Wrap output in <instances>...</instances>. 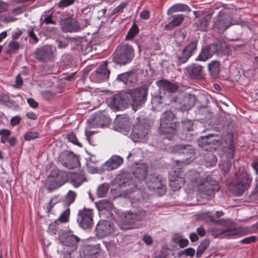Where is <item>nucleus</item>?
Instances as JSON below:
<instances>
[{
    "mask_svg": "<svg viewBox=\"0 0 258 258\" xmlns=\"http://www.w3.org/2000/svg\"><path fill=\"white\" fill-rule=\"evenodd\" d=\"M187 179L192 180L190 189L197 187L201 193L208 196L212 195L215 190L219 189L218 182L217 180L213 179L210 176H207L202 180L200 173L196 170L189 171Z\"/></svg>",
    "mask_w": 258,
    "mask_h": 258,
    "instance_id": "nucleus-1",
    "label": "nucleus"
},
{
    "mask_svg": "<svg viewBox=\"0 0 258 258\" xmlns=\"http://www.w3.org/2000/svg\"><path fill=\"white\" fill-rule=\"evenodd\" d=\"M214 137H209V141L212 149H216L221 146L222 150L226 157L229 159H232L234 156L235 146L233 143V134L231 133H227L225 134L217 135Z\"/></svg>",
    "mask_w": 258,
    "mask_h": 258,
    "instance_id": "nucleus-2",
    "label": "nucleus"
},
{
    "mask_svg": "<svg viewBox=\"0 0 258 258\" xmlns=\"http://www.w3.org/2000/svg\"><path fill=\"white\" fill-rule=\"evenodd\" d=\"M152 126L149 119L140 116L136 118L130 134V138L134 142H142L147 139Z\"/></svg>",
    "mask_w": 258,
    "mask_h": 258,
    "instance_id": "nucleus-3",
    "label": "nucleus"
},
{
    "mask_svg": "<svg viewBox=\"0 0 258 258\" xmlns=\"http://www.w3.org/2000/svg\"><path fill=\"white\" fill-rule=\"evenodd\" d=\"M236 178L230 183L229 189L235 196H240L248 190L252 181V177L244 169L236 174Z\"/></svg>",
    "mask_w": 258,
    "mask_h": 258,
    "instance_id": "nucleus-4",
    "label": "nucleus"
},
{
    "mask_svg": "<svg viewBox=\"0 0 258 258\" xmlns=\"http://www.w3.org/2000/svg\"><path fill=\"white\" fill-rule=\"evenodd\" d=\"M112 61L120 66L130 63L135 57V50L133 46L128 44L117 46L112 55Z\"/></svg>",
    "mask_w": 258,
    "mask_h": 258,
    "instance_id": "nucleus-5",
    "label": "nucleus"
},
{
    "mask_svg": "<svg viewBox=\"0 0 258 258\" xmlns=\"http://www.w3.org/2000/svg\"><path fill=\"white\" fill-rule=\"evenodd\" d=\"M175 115L170 110L163 112L160 118V125L158 133L161 135H165L168 138L175 134L176 122L174 121Z\"/></svg>",
    "mask_w": 258,
    "mask_h": 258,
    "instance_id": "nucleus-6",
    "label": "nucleus"
},
{
    "mask_svg": "<svg viewBox=\"0 0 258 258\" xmlns=\"http://www.w3.org/2000/svg\"><path fill=\"white\" fill-rule=\"evenodd\" d=\"M126 92L128 103L132 105L133 109L136 111L146 102L148 95V88L147 86L143 85L129 89Z\"/></svg>",
    "mask_w": 258,
    "mask_h": 258,
    "instance_id": "nucleus-7",
    "label": "nucleus"
},
{
    "mask_svg": "<svg viewBox=\"0 0 258 258\" xmlns=\"http://www.w3.org/2000/svg\"><path fill=\"white\" fill-rule=\"evenodd\" d=\"M68 178L66 172L58 169H53L47 177L46 187L50 191L53 190L64 184L68 181Z\"/></svg>",
    "mask_w": 258,
    "mask_h": 258,
    "instance_id": "nucleus-8",
    "label": "nucleus"
},
{
    "mask_svg": "<svg viewBox=\"0 0 258 258\" xmlns=\"http://www.w3.org/2000/svg\"><path fill=\"white\" fill-rule=\"evenodd\" d=\"M189 171L186 174L183 173L182 168H178L177 170H174L169 175V186L173 191L179 190L182 185L186 182L190 184L191 186V180L187 179Z\"/></svg>",
    "mask_w": 258,
    "mask_h": 258,
    "instance_id": "nucleus-9",
    "label": "nucleus"
},
{
    "mask_svg": "<svg viewBox=\"0 0 258 258\" xmlns=\"http://www.w3.org/2000/svg\"><path fill=\"white\" fill-rule=\"evenodd\" d=\"M146 215V212L142 209H138L135 212H128L122 220V228L130 229L138 227L136 222L143 220Z\"/></svg>",
    "mask_w": 258,
    "mask_h": 258,
    "instance_id": "nucleus-10",
    "label": "nucleus"
},
{
    "mask_svg": "<svg viewBox=\"0 0 258 258\" xmlns=\"http://www.w3.org/2000/svg\"><path fill=\"white\" fill-rule=\"evenodd\" d=\"M114 183L120 188L124 189L128 192L134 191L137 185L134 182L130 173L123 172L119 173L114 179Z\"/></svg>",
    "mask_w": 258,
    "mask_h": 258,
    "instance_id": "nucleus-11",
    "label": "nucleus"
},
{
    "mask_svg": "<svg viewBox=\"0 0 258 258\" xmlns=\"http://www.w3.org/2000/svg\"><path fill=\"white\" fill-rule=\"evenodd\" d=\"M93 209L84 208L78 212L77 220L80 227L87 230L92 228L93 225Z\"/></svg>",
    "mask_w": 258,
    "mask_h": 258,
    "instance_id": "nucleus-12",
    "label": "nucleus"
},
{
    "mask_svg": "<svg viewBox=\"0 0 258 258\" xmlns=\"http://www.w3.org/2000/svg\"><path fill=\"white\" fill-rule=\"evenodd\" d=\"M55 48L51 45H45L36 49L35 56L38 60L46 62L54 60Z\"/></svg>",
    "mask_w": 258,
    "mask_h": 258,
    "instance_id": "nucleus-13",
    "label": "nucleus"
},
{
    "mask_svg": "<svg viewBox=\"0 0 258 258\" xmlns=\"http://www.w3.org/2000/svg\"><path fill=\"white\" fill-rule=\"evenodd\" d=\"M58 160L64 167L69 169L77 168L80 164L78 157L72 152L66 151L61 153Z\"/></svg>",
    "mask_w": 258,
    "mask_h": 258,
    "instance_id": "nucleus-14",
    "label": "nucleus"
},
{
    "mask_svg": "<svg viewBox=\"0 0 258 258\" xmlns=\"http://www.w3.org/2000/svg\"><path fill=\"white\" fill-rule=\"evenodd\" d=\"M148 188L152 190L160 189L161 191L159 195L161 196L166 192V187L163 182L162 178L155 173H151L149 175L146 182Z\"/></svg>",
    "mask_w": 258,
    "mask_h": 258,
    "instance_id": "nucleus-15",
    "label": "nucleus"
},
{
    "mask_svg": "<svg viewBox=\"0 0 258 258\" xmlns=\"http://www.w3.org/2000/svg\"><path fill=\"white\" fill-rule=\"evenodd\" d=\"M58 239L66 248H71L72 251H76L80 238L70 233L65 232L59 235Z\"/></svg>",
    "mask_w": 258,
    "mask_h": 258,
    "instance_id": "nucleus-16",
    "label": "nucleus"
},
{
    "mask_svg": "<svg viewBox=\"0 0 258 258\" xmlns=\"http://www.w3.org/2000/svg\"><path fill=\"white\" fill-rule=\"evenodd\" d=\"M114 231L113 223L107 220L99 221L95 228L96 235L100 238L107 236L112 233Z\"/></svg>",
    "mask_w": 258,
    "mask_h": 258,
    "instance_id": "nucleus-17",
    "label": "nucleus"
},
{
    "mask_svg": "<svg viewBox=\"0 0 258 258\" xmlns=\"http://www.w3.org/2000/svg\"><path fill=\"white\" fill-rule=\"evenodd\" d=\"M238 24L237 23L232 22L231 18L229 16H220L215 18L214 20L213 27L218 33H223L224 32L232 25Z\"/></svg>",
    "mask_w": 258,
    "mask_h": 258,
    "instance_id": "nucleus-18",
    "label": "nucleus"
},
{
    "mask_svg": "<svg viewBox=\"0 0 258 258\" xmlns=\"http://www.w3.org/2000/svg\"><path fill=\"white\" fill-rule=\"evenodd\" d=\"M60 24L62 30L64 32H78L81 30V26L78 21L72 17L61 19Z\"/></svg>",
    "mask_w": 258,
    "mask_h": 258,
    "instance_id": "nucleus-19",
    "label": "nucleus"
},
{
    "mask_svg": "<svg viewBox=\"0 0 258 258\" xmlns=\"http://www.w3.org/2000/svg\"><path fill=\"white\" fill-rule=\"evenodd\" d=\"M219 48V45L217 43H213L209 46L203 47L196 60L201 61L207 60L218 52Z\"/></svg>",
    "mask_w": 258,
    "mask_h": 258,
    "instance_id": "nucleus-20",
    "label": "nucleus"
},
{
    "mask_svg": "<svg viewBox=\"0 0 258 258\" xmlns=\"http://www.w3.org/2000/svg\"><path fill=\"white\" fill-rule=\"evenodd\" d=\"M175 102L182 111L189 110L196 102V96L191 94H186L184 96L176 98Z\"/></svg>",
    "mask_w": 258,
    "mask_h": 258,
    "instance_id": "nucleus-21",
    "label": "nucleus"
},
{
    "mask_svg": "<svg viewBox=\"0 0 258 258\" xmlns=\"http://www.w3.org/2000/svg\"><path fill=\"white\" fill-rule=\"evenodd\" d=\"M116 80L127 86L132 87L137 83L138 76L134 71H128L118 75Z\"/></svg>",
    "mask_w": 258,
    "mask_h": 258,
    "instance_id": "nucleus-22",
    "label": "nucleus"
},
{
    "mask_svg": "<svg viewBox=\"0 0 258 258\" xmlns=\"http://www.w3.org/2000/svg\"><path fill=\"white\" fill-rule=\"evenodd\" d=\"M110 122V118L101 112L95 113L88 120L90 125L94 127H103L109 124Z\"/></svg>",
    "mask_w": 258,
    "mask_h": 258,
    "instance_id": "nucleus-23",
    "label": "nucleus"
},
{
    "mask_svg": "<svg viewBox=\"0 0 258 258\" xmlns=\"http://www.w3.org/2000/svg\"><path fill=\"white\" fill-rule=\"evenodd\" d=\"M127 95L126 91L115 94L111 98L110 104L118 110L125 109L128 103Z\"/></svg>",
    "mask_w": 258,
    "mask_h": 258,
    "instance_id": "nucleus-24",
    "label": "nucleus"
},
{
    "mask_svg": "<svg viewBox=\"0 0 258 258\" xmlns=\"http://www.w3.org/2000/svg\"><path fill=\"white\" fill-rule=\"evenodd\" d=\"M99 250L98 245H87L84 246L80 251L82 258H97Z\"/></svg>",
    "mask_w": 258,
    "mask_h": 258,
    "instance_id": "nucleus-25",
    "label": "nucleus"
},
{
    "mask_svg": "<svg viewBox=\"0 0 258 258\" xmlns=\"http://www.w3.org/2000/svg\"><path fill=\"white\" fill-rule=\"evenodd\" d=\"M204 68L199 64H192L186 68L187 73L192 79H200L204 75Z\"/></svg>",
    "mask_w": 258,
    "mask_h": 258,
    "instance_id": "nucleus-26",
    "label": "nucleus"
},
{
    "mask_svg": "<svg viewBox=\"0 0 258 258\" xmlns=\"http://www.w3.org/2000/svg\"><path fill=\"white\" fill-rule=\"evenodd\" d=\"M148 167L146 164L138 165L133 171L135 177L139 181L144 180L148 174Z\"/></svg>",
    "mask_w": 258,
    "mask_h": 258,
    "instance_id": "nucleus-27",
    "label": "nucleus"
},
{
    "mask_svg": "<svg viewBox=\"0 0 258 258\" xmlns=\"http://www.w3.org/2000/svg\"><path fill=\"white\" fill-rule=\"evenodd\" d=\"M123 159L119 156H112L103 165L104 169L111 170L117 168L122 163Z\"/></svg>",
    "mask_w": 258,
    "mask_h": 258,
    "instance_id": "nucleus-28",
    "label": "nucleus"
},
{
    "mask_svg": "<svg viewBox=\"0 0 258 258\" xmlns=\"http://www.w3.org/2000/svg\"><path fill=\"white\" fill-rule=\"evenodd\" d=\"M171 20L164 26L166 30L170 31L174 27L179 26L183 21L184 16L182 14H177L171 16Z\"/></svg>",
    "mask_w": 258,
    "mask_h": 258,
    "instance_id": "nucleus-29",
    "label": "nucleus"
},
{
    "mask_svg": "<svg viewBox=\"0 0 258 258\" xmlns=\"http://www.w3.org/2000/svg\"><path fill=\"white\" fill-rule=\"evenodd\" d=\"M156 84L161 89L169 92L173 93L178 90V86L166 80H161L156 82Z\"/></svg>",
    "mask_w": 258,
    "mask_h": 258,
    "instance_id": "nucleus-30",
    "label": "nucleus"
},
{
    "mask_svg": "<svg viewBox=\"0 0 258 258\" xmlns=\"http://www.w3.org/2000/svg\"><path fill=\"white\" fill-rule=\"evenodd\" d=\"M70 179L71 183L76 188L80 186L86 180L85 175L82 172L72 173Z\"/></svg>",
    "mask_w": 258,
    "mask_h": 258,
    "instance_id": "nucleus-31",
    "label": "nucleus"
},
{
    "mask_svg": "<svg viewBox=\"0 0 258 258\" xmlns=\"http://www.w3.org/2000/svg\"><path fill=\"white\" fill-rule=\"evenodd\" d=\"M195 154V151L192 146L189 145H186L182 154L184 158L182 159L181 162L186 164L189 163L192 160Z\"/></svg>",
    "mask_w": 258,
    "mask_h": 258,
    "instance_id": "nucleus-32",
    "label": "nucleus"
},
{
    "mask_svg": "<svg viewBox=\"0 0 258 258\" xmlns=\"http://www.w3.org/2000/svg\"><path fill=\"white\" fill-rule=\"evenodd\" d=\"M107 62L98 67L96 70V77L102 79H108L110 74V71L107 68Z\"/></svg>",
    "mask_w": 258,
    "mask_h": 258,
    "instance_id": "nucleus-33",
    "label": "nucleus"
},
{
    "mask_svg": "<svg viewBox=\"0 0 258 258\" xmlns=\"http://www.w3.org/2000/svg\"><path fill=\"white\" fill-rule=\"evenodd\" d=\"M208 69L209 73L212 78H217L220 70V62L217 60L212 61L208 64Z\"/></svg>",
    "mask_w": 258,
    "mask_h": 258,
    "instance_id": "nucleus-34",
    "label": "nucleus"
},
{
    "mask_svg": "<svg viewBox=\"0 0 258 258\" xmlns=\"http://www.w3.org/2000/svg\"><path fill=\"white\" fill-rule=\"evenodd\" d=\"M216 136L214 134H210L207 136L201 137L198 140V145L199 146L206 151L212 149L210 142H209V137H214Z\"/></svg>",
    "mask_w": 258,
    "mask_h": 258,
    "instance_id": "nucleus-35",
    "label": "nucleus"
},
{
    "mask_svg": "<svg viewBox=\"0 0 258 258\" xmlns=\"http://www.w3.org/2000/svg\"><path fill=\"white\" fill-rule=\"evenodd\" d=\"M82 21L84 22V27H86L90 25L92 17V12L88 8H84L82 11Z\"/></svg>",
    "mask_w": 258,
    "mask_h": 258,
    "instance_id": "nucleus-36",
    "label": "nucleus"
},
{
    "mask_svg": "<svg viewBox=\"0 0 258 258\" xmlns=\"http://www.w3.org/2000/svg\"><path fill=\"white\" fill-rule=\"evenodd\" d=\"M198 42L197 40H192L183 49L191 56L197 49Z\"/></svg>",
    "mask_w": 258,
    "mask_h": 258,
    "instance_id": "nucleus-37",
    "label": "nucleus"
},
{
    "mask_svg": "<svg viewBox=\"0 0 258 258\" xmlns=\"http://www.w3.org/2000/svg\"><path fill=\"white\" fill-rule=\"evenodd\" d=\"M241 231L240 228H234L224 229L222 231H221V232L223 233V237H228L238 235Z\"/></svg>",
    "mask_w": 258,
    "mask_h": 258,
    "instance_id": "nucleus-38",
    "label": "nucleus"
},
{
    "mask_svg": "<svg viewBox=\"0 0 258 258\" xmlns=\"http://www.w3.org/2000/svg\"><path fill=\"white\" fill-rule=\"evenodd\" d=\"M191 56H189L183 49L177 54L176 56V63L177 66H180L181 64L185 63L187 61Z\"/></svg>",
    "mask_w": 258,
    "mask_h": 258,
    "instance_id": "nucleus-39",
    "label": "nucleus"
},
{
    "mask_svg": "<svg viewBox=\"0 0 258 258\" xmlns=\"http://www.w3.org/2000/svg\"><path fill=\"white\" fill-rule=\"evenodd\" d=\"M20 46L19 42L12 40L8 44V49L6 51V53L8 54L15 53L19 49Z\"/></svg>",
    "mask_w": 258,
    "mask_h": 258,
    "instance_id": "nucleus-40",
    "label": "nucleus"
},
{
    "mask_svg": "<svg viewBox=\"0 0 258 258\" xmlns=\"http://www.w3.org/2000/svg\"><path fill=\"white\" fill-rule=\"evenodd\" d=\"M210 243V240L206 238L200 243L197 249V257H200L202 255L205 250L209 246Z\"/></svg>",
    "mask_w": 258,
    "mask_h": 258,
    "instance_id": "nucleus-41",
    "label": "nucleus"
},
{
    "mask_svg": "<svg viewBox=\"0 0 258 258\" xmlns=\"http://www.w3.org/2000/svg\"><path fill=\"white\" fill-rule=\"evenodd\" d=\"M139 32V29L138 26L135 23H134L132 27L129 29L127 35H126L125 39L126 40H131L134 38Z\"/></svg>",
    "mask_w": 258,
    "mask_h": 258,
    "instance_id": "nucleus-42",
    "label": "nucleus"
},
{
    "mask_svg": "<svg viewBox=\"0 0 258 258\" xmlns=\"http://www.w3.org/2000/svg\"><path fill=\"white\" fill-rule=\"evenodd\" d=\"M98 206L99 210L109 211L112 209L113 204L110 201L102 200L99 202Z\"/></svg>",
    "mask_w": 258,
    "mask_h": 258,
    "instance_id": "nucleus-43",
    "label": "nucleus"
},
{
    "mask_svg": "<svg viewBox=\"0 0 258 258\" xmlns=\"http://www.w3.org/2000/svg\"><path fill=\"white\" fill-rule=\"evenodd\" d=\"M109 189V186L108 184L103 183L98 186L96 195L99 198L104 197L107 193Z\"/></svg>",
    "mask_w": 258,
    "mask_h": 258,
    "instance_id": "nucleus-44",
    "label": "nucleus"
},
{
    "mask_svg": "<svg viewBox=\"0 0 258 258\" xmlns=\"http://www.w3.org/2000/svg\"><path fill=\"white\" fill-rule=\"evenodd\" d=\"M70 209L68 208L59 216L56 220L61 223H66L69 221Z\"/></svg>",
    "mask_w": 258,
    "mask_h": 258,
    "instance_id": "nucleus-45",
    "label": "nucleus"
},
{
    "mask_svg": "<svg viewBox=\"0 0 258 258\" xmlns=\"http://www.w3.org/2000/svg\"><path fill=\"white\" fill-rule=\"evenodd\" d=\"M77 196L76 193L73 190H69L65 196L66 204L70 206L74 202Z\"/></svg>",
    "mask_w": 258,
    "mask_h": 258,
    "instance_id": "nucleus-46",
    "label": "nucleus"
},
{
    "mask_svg": "<svg viewBox=\"0 0 258 258\" xmlns=\"http://www.w3.org/2000/svg\"><path fill=\"white\" fill-rule=\"evenodd\" d=\"M41 24L55 25L56 22L53 20L52 13L49 15H43L40 19Z\"/></svg>",
    "mask_w": 258,
    "mask_h": 258,
    "instance_id": "nucleus-47",
    "label": "nucleus"
},
{
    "mask_svg": "<svg viewBox=\"0 0 258 258\" xmlns=\"http://www.w3.org/2000/svg\"><path fill=\"white\" fill-rule=\"evenodd\" d=\"M232 166V162L230 160H226L221 164H219V168L223 171L224 173H227L229 172Z\"/></svg>",
    "mask_w": 258,
    "mask_h": 258,
    "instance_id": "nucleus-48",
    "label": "nucleus"
},
{
    "mask_svg": "<svg viewBox=\"0 0 258 258\" xmlns=\"http://www.w3.org/2000/svg\"><path fill=\"white\" fill-rule=\"evenodd\" d=\"M193 123L191 120L185 119L181 122L182 130L185 132H190L193 130Z\"/></svg>",
    "mask_w": 258,
    "mask_h": 258,
    "instance_id": "nucleus-49",
    "label": "nucleus"
},
{
    "mask_svg": "<svg viewBox=\"0 0 258 258\" xmlns=\"http://www.w3.org/2000/svg\"><path fill=\"white\" fill-rule=\"evenodd\" d=\"M11 135V132L9 130H0L1 141L2 143H6L9 137Z\"/></svg>",
    "mask_w": 258,
    "mask_h": 258,
    "instance_id": "nucleus-50",
    "label": "nucleus"
},
{
    "mask_svg": "<svg viewBox=\"0 0 258 258\" xmlns=\"http://www.w3.org/2000/svg\"><path fill=\"white\" fill-rule=\"evenodd\" d=\"M28 36H29V42L31 44H36L39 41V38L36 35L34 32V27L31 28L28 31Z\"/></svg>",
    "mask_w": 258,
    "mask_h": 258,
    "instance_id": "nucleus-51",
    "label": "nucleus"
},
{
    "mask_svg": "<svg viewBox=\"0 0 258 258\" xmlns=\"http://www.w3.org/2000/svg\"><path fill=\"white\" fill-rule=\"evenodd\" d=\"M66 138L69 142L72 143L74 145H76L80 147H82V144L78 141L76 135L73 132H70L68 134Z\"/></svg>",
    "mask_w": 258,
    "mask_h": 258,
    "instance_id": "nucleus-52",
    "label": "nucleus"
},
{
    "mask_svg": "<svg viewBox=\"0 0 258 258\" xmlns=\"http://www.w3.org/2000/svg\"><path fill=\"white\" fill-rule=\"evenodd\" d=\"M58 220H55L49 225L48 232L50 234L55 235L56 234L58 230Z\"/></svg>",
    "mask_w": 258,
    "mask_h": 258,
    "instance_id": "nucleus-53",
    "label": "nucleus"
},
{
    "mask_svg": "<svg viewBox=\"0 0 258 258\" xmlns=\"http://www.w3.org/2000/svg\"><path fill=\"white\" fill-rule=\"evenodd\" d=\"M201 217L207 222L211 223H213L215 219L214 216L210 212H207L202 214Z\"/></svg>",
    "mask_w": 258,
    "mask_h": 258,
    "instance_id": "nucleus-54",
    "label": "nucleus"
},
{
    "mask_svg": "<svg viewBox=\"0 0 258 258\" xmlns=\"http://www.w3.org/2000/svg\"><path fill=\"white\" fill-rule=\"evenodd\" d=\"M39 134L37 132H28L24 136V139L26 141H30L37 138Z\"/></svg>",
    "mask_w": 258,
    "mask_h": 258,
    "instance_id": "nucleus-55",
    "label": "nucleus"
},
{
    "mask_svg": "<svg viewBox=\"0 0 258 258\" xmlns=\"http://www.w3.org/2000/svg\"><path fill=\"white\" fill-rule=\"evenodd\" d=\"M186 145H176L173 146L172 152L176 154L182 155Z\"/></svg>",
    "mask_w": 258,
    "mask_h": 258,
    "instance_id": "nucleus-56",
    "label": "nucleus"
},
{
    "mask_svg": "<svg viewBox=\"0 0 258 258\" xmlns=\"http://www.w3.org/2000/svg\"><path fill=\"white\" fill-rule=\"evenodd\" d=\"M197 24L200 29L205 31L208 27V20L206 18H203L199 21Z\"/></svg>",
    "mask_w": 258,
    "mask_h": 258,
    "instance_id": "nucleus-57",
    "label": "nucleus"
},
{
    "mask_svg": "<svg viewBox=\"0 0 258 258\" xmlns=\"http://www.w3.org/2000/svg\"><path fill=\"white\" fill-rule=\"evenodd\" d=\"M128 2L127 1L122 2L118 6L116 7L113 9L112 12V14L114 15L118 13L121 12L122 11V10L128 5Z\"/></svg>",
    "mask_w": 258,
    "mask_h": 258,
    "instance_id": "nucleus-58",
    "label": "nucleus"
},
{
    "mask_svg": "<svg viewBox=\"0 0 258 258\" xmlns=\"http://www.w3.org/2000/svg\"><path fill=\"white\" fill-rule=\"evenodd\" d=\"M76 0H61L57 4L59 8H63L73 4Z\"/></svg>",
    "mask_w": 258,
    "mask_h": 258,
    "instance_id": "nucleus-59",
    "label": "nucleus"
},
{
    "mask_svg": "<svg viewBox=\"0 0 258 258\" xmlns=\"http://www.w3.org/2000/svg\"><path fill=\"white\" fill-rule=\"evenodd\" d=\"M222 229H212L210 230L209 232L211 235L214 238L220 237V236L223 237V233L221 232L222 231Z\"/></svg>",
    "mask_w": 258,
    "mask_h": 258,
    "instance_id": "nucleus-60",
    "label": "nucleus"
},
{
    "mask_svg": "<svg viewBox=\"0 0 258 258\" xmlns=\"http://www.w3.org/2000/svg\"><path fill=\"white\" fill-rule=\"evenodd\" d=\"M75 251H72L71 248L64 247L62 251L63 258H72V254Z\"/></svg>",
    "mask_w": 258,
    "mask_h": 258,
    "instance_id": "nucleus-61",
    "label": "nucleus"
},
{
    "mask_svg": "<svg viewBox=\"0 0 258 258\" xmlns=\"http://www.w3.org/2000/svg\"><path fill=\"white\" fill-rule=\"evenodd\" d=\"M23 33V31L20 29H17L15 32L12 33V38L13 40H15L18 39Z\"/></svg>",
    "mask_w": 258,
    "mask_h": 258,
    "instance_id": "nucleus-62",
    "label": "nucleus"
},
{
    "mask_svg": "<svg viewBox=\"0 0 258 258\" xmlns=\"http://www.w3.org/2000/svg\"><path fill=\"white\" fill-rule=\"evenodd\" d=\"M21 119H22V118L20 116H19V115L15 116L14 117H13L11 119L10 123H11V125H12V126L17 125L20 123Z\"/></svg>",
    "mask_w": 258,
    "mask_h": 258,
    "instance_id": "nucleus-63",
    "label": "nucleus"
},
{
    "mask_svg": "<svg viewBox=\"0 0 258 258\" xmlns=\"http://www.w3.org/2000/svg\"><path fill=\"white\" fill-rule=\"evenodd\" d=\"M23 80L21 77L20 74H18L16 77L15 80V87L17 88H20L23 85Z\"/></svg>",
    "mask_w": 258,
    "mask_h": 258,
    "instance_id": "nucleus-64",
    "label": "nucleus"
}]
</instances>
